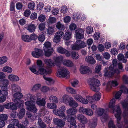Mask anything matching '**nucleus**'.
<instances>
[{"label":"nucleus","mask_w":128,"mask_h":128,"mask_svg":"<svg viewBox=\"0 0 128 128\" xmlns=\"http://www.w3.org/2000/svg\"><path fill=\"white\" fill-rule=\"evenodd\" d=\"M61 110L57 109L53 110V113L56 115L59 116L63 120H75L76 118V114L77 112L76 109L74 108H71L68 110L66 112L68 114L70 115L66 116L64 113L66 110L65 106H62L60 107Z\"/></svg>","instance_id":"1"},{"label":"nucleus","mask_w":128,"mask_h":128,"mask_svg":"<svg viewBox=\"0 0 128 128\" xmlns=\"http://www.w3.org/2000/svg\"><path fill=\"white\" fill-rule=\"evenodd\" d=\"M25 98L26 100H30L25 102V104L26 106L27 109L34 113L36 112L37 110L35 106L36 102L32 100L36 99L35 96L29 94L26 95Z\"/></svg>","instance_id":"2"},{"label":"nucleus","mask_w":128,"mask_h":128,"mask_svg":"<svg viewBox=\"0 0 128 128\" xmlns=\"http://www.w3.org/2000/svg\"><path fill=\"white\" fill-rule=\"evenodd\" d=\"M112 64L109 67L108 70L104 72V76L108 77H112L115 73L117 74H119L120 72L117 68V60L116 59L113 60L112 62Z\"/></svg>","instance_id":"3"},{"label":"nucleus","mask_w":128,"mask_h":128,"mask_svg":"<svg viewBox=\"0 0 128 128\" xmlns=\"http://www.w3.org/2000/svg\"><path fill=\"white\" fill-rule=\"evenodd\" d=\"M115 99L113 98L110 101L109 105V108L112 109L113 112L117 120H120L121 111L120 106L115 105Z\"/></svg>","instance_id":"4"},{"label":"nucleus","mask_w":128,"mask_h":128,"mask_svg":"<svg viewBox=\"0 0 128 128\" xmlns=\"http://www.w3.org/2000/svg\"><path fill=\"white\" fill-rule=\"evenodd\" d=\"M52 72V70L50 68L46 69L44 68H39L38 70V74L39 73L40 74L43 75V77L44 79L50 84L54 83V80L52 78H50L46 77L45 76L46 75L50 74Z\"/></svg>","instance_id":"5"},{"label":"nucleus","mask_w":128,"mask_h":128,"mask_svg":"<svg viewBox=\"0 0 128 128\" xmlns=\"http://www.w3.org/2000/svg\"><path fill=\"white\" fill-rule=\"evenodd\" d=\"M89 83L90 89L94 92H98L100 90V82L96 79L93 78L89 79Z\"/></svg>","instance_id":"6"},{"label":"nucleus","mask_w":128,"mask_h":128,"mask_svg":"<svg viewBox=\"0 0 128 128\" xmlns=\"http://www.w3.org/2000/svg\"><path fill=\"white\" fill-rule=\"evenodd\" d=\"M22 97V94L20 92H17L14 95V97L15 98L14 101L17 106L19 107L24 103V101L20 99Z\"/></svg>","instance_id":"7"},{"label":"nucleus","mask_w":128,"mask_h":128,"mask_svg":"<svg viewBox=\"0 0 128 128\" xmlns=\"http://www.w3.org/2000/svg\"><path fill=\"white\" fill-rule=\"evenodd\" d=\"M50 46L51 44L49 42H46L44 44L43 50L45 52V54L46 56H49L53 52V49L50 47Z\"/></svg>","instance_id":"8"},{"label":"nucleus","mask_w":128,"mask_h":128,"mask_svg":"<svg viewBox=\"0 0 128 128\" xmlns=\"http://www.w3.org/2000/svg\"><path fill=\"white\" fill-rule=\"evenodd\" d=\"M69 72L66 68L63 67L60 70L57 72L56 74V75L60 78L68 77L69 76Z\"/></svg>","instance_id":"9"},{"label":"nucleus","mask_w":128,"mask_h":128,"mask_svg":"<svg viewBox=\"0 0 128 128\" xmlns=\"http://www.w3.org/2000/svg\"><path fill=\"white\" fill-rule=\"evenodd\" d=\"M34 51H33L32 53V54L34 57L38 58L43 56L44 53L42 50L36 48L34 49Z\"/></svg>","instance_id":"10"},{"label":"nucleus","mask_w":128,"mask_h":128,"mask_svg":"<svg viewBox=\"0 0 128 128\" xmlns=\"http://www.w3.org/2000/svg\"><path fill=\"white\" fill-rule=\"evenodd\" d=\"M118 82L116 80H112L108 82L106 87V90L108 91H109L111 88L116 87L118 85Z\"/></svg>","instance_id":"11"},{"label":"nucleus","mask_w":128,"mask_h":128,"mask_svg":"<svg viewBox=\"0 0 128 128\" xmlns=\"http://www.w3.org/2000/svg\"><path fill=\"white\" fill-rule=\"evenodd\" d=\"M75 35L76 39H80L84 38V31L82 29L79 28L75 31Z\"/></svg>","instance_id":"12"},{"label":"nucleus","mask_w":128,"mask_h":128,"mask_svg":"<svg viewBox=\"0 0 128 128\" xmlns=\"http://www.w3.org/2000/svg\"><path fill=\"white\" fill-rule=\"evenodd\" d=\"M80 72L82 74H89L91 72L90 68L88 67L85 66H81L80 68Z\"/></svg>","instance_id":"13"},{"label":"nucleus","mask_w":128,"mask_h":128,"mask_svg":"<svg viewBox=\"0 0 128 128\" xmlns=\"http://www.w3.org/2000/svg\"><path fill=\"white\" fill-rule=\"evenodd\" d=\"M46 99V96H44L42 99L40 98H37L36 103L39 106H44L46 103L45 100Z\"/></svg>","instance_id":"14"},{"label":"nucleus","mask_w":128,"mask_h":128,"mask_svg":"<svg viewBox=\"0 0 128 128\" xmlns=\"http://www.w3.org/2000/svg\"><path fill=\"white\" fill-rule=\"evenodd\" d=\"M5 108L12 110H16L17 109L16 105L13 102H10L4 105Z\"/></svg>","instance_id":"15"},{"label":"nucleus","mask_w":128,"mask_h":128,"mask_svg":"<svg viewBox=\"0 0 128 128\" xmlns=\"http://www.w3.org/2000/svg\"><path fill=\"white\" fill-rule=\"evenodd\" d=\"M29 123L28 120H23L22 124H19L18 120H16V122H15L14 124L16 126L19 128H26L25 126Z\"/></svg>","instance_id":"16"},{"label":"nucleus","mask_w":128,"mask_h":128,"mask_svg":"<svg viewBox=\"0 0 128 128\" xmlns=\"http://www.w3.org/2000/svg\"><path fill=\"white\" fill-rule=\"evenodd\" d=\"M2 89L3 90H7L8 89V84L9 81L8 80H4L2 82Z\"/></svg>","instance_id":"17"},{"label":"nucleus","mask_w":128,"mask_h":128,"mask_svg":"<svg viewBox=\"0 0 128 128\" xmlns=\"http://www.w3.org/2000/svg\"><path fill=\"white\" fill-rule=\"evenodd\" d=\"M75 99L84 104H87V102L86 101L85 99L83 98L80 95H76L75 97Z\"/></svg>","instance_id":"18"},{"label":"nucleus","mask_w":128,"mask_h":128,"mask_svg":"<svg viewBox=\"0 0 128 128\" xmlns=\"http://www.w3.org/2000/svg\"><path fill=\"white\" fill-rule=\"evenodd\" d=\"M68 103L69 105L72 107L76 108L78 106V104L72 97H70V99Z\"/></svg>","instance_id":"19"},{"label":"nucleus","mask_w":128,"mask_h":128,"mask_svg":"<svg viewBox=\"0 0 128 128\" xmlns=\"http://www.w3.org/2000/svg\"><path fill=\"white\" fill-rule=\"evenodd\" d=\"M64 35V33L62 31L56 32L55 35L54 39L60 40V39L62 38V36Z\"/></svg>","instance_id":"20"},{"label":"nucleus","mask_w":128,"mask_h":128,"mask_svg":"<svg viewBox=\"0 0 128 128\" xmlns=\"http://www.w3.org/2000/svg\"><path fill=\"white\" fill-rule=\"evenodd\" d=\"M54 122L57 125L56 127L58 128L60 127L62 128L65 124V122L64 120H54Z\"/></svg>","instance_id":"21"},{"label":"nucleus","mask_w":128,"mask_h":128,"mask_svg":"<svg viewBox=\"0 0 128 128\" xmlns=\"http://www.w3.org/2000/svg\"><path fill=\"white\" fill-rule=\"evenodd\" d=\"M44 62L46 65L50 66H54L55 65V62L51 59H46Z\"/></svg>","instance_id":"22"},{"label":"nucleus","mask_w":128,"mask_h":128,"mask_svg":"<svg viewBox=\"0 0 128 128\" xmlns=\"http://www.w3.org/2000/svg\"><path fill=\"white\" fill-rule=\"evenodd\" d=\"M8 78L12 81L18 82L19 80V77L16 75L10 74L8 76Z\"/></svg>","instance_id":"23"},{"label":"nucleus","mask_w":128,"mask_h":128,"mask_svg":"<svg viewBox=\"0 0 128 128\" xmlns=\"http://www.w3.org/2000/svg\"><path fill=\"white\" fill-rule=\"evenodd\" d=\"M76 44H77L80 49L81 48H84L86 46V44L85 42L80 40L76 41Z\"/></svg>","instance_id":"24"},{"label":"nucleus","mask_w":128,"mask_h":128,"mask_svg":"<svg viewBox=\"0 0 128 128\" xmlns=\"http://www.w3.org/2000/svg\"><path fill=\"white\" fill-rule=\"evenodd\" d=\"M11 89L13 92H18L20 91V88L18 86L13 84H11Z\"/></svg>","instance_id":"25"},{"label":"nucleus","mask_w":128,"mask_h":128,"mask_svg":"<svg viewBox=\"0 0 128 128\" xmlns=\"http://www.w3.org/2000/svg\"><path fill=\"white\" fill-rule=\"evenodd\" d=\"M86 60L88 63L91 64H94L96 62L93 57L91 56H87L86 58Z\"/></svg>","instance_id":"26"},{"label":"nucleus","mask_w":128,"mask_h":128,"mask_svg":"<svg viewBox=\"0 0 128 128\" xmlns=\"http://www.w3.org/2000/svg\"><path fill=\"white\" fill-rule=\"evenodd\" d=\"M64 35V39L65 40H70L72 36V32L69 31L66 32Z\"/></svg>","instance_id":"27"},{"label":"nucleus","mask_w":128,"mask_h":128,"mask_svg":"<svg viewBox=\"0 0 128 128\" xmlns=\"http://www.w3.org/2000/svg\"><path fill=\"white\" fill-rule=\"evenodd\" d=\"M63 64L69 67H71L73 66L74 64L72 62L69 60H64L63 62Z\"/></svg>","instance_id":"28"},{"label":"nucleus","mask_w":128,"mask_h":128,"mask_svg":"<svg viewBox=\"0 0 128 128\" xmlns=\"http://www.w3.org/2000/svg\"><path fill=\"white\" fill-rule=\"evenodd\" d=\"M118 60L122 61L123 63H126L127 61L126 58L124 56L123 54H120L118 56Z\"/></svg>","instance_id":"29"},{"label":"nucleus","mask_w":128,"mask_h":128,"mask_svg":"<svg viewBox=\"0 0 128 128\" xmlns=\"http://www.w3.org/2000/svg\"><path fill=\"white\" fill-rule=\"evenodd\" d=\"M122 104L123 108L128 111V98L124 100Z\"/></svg>","instance_id":"30"},{"label":"nucleus","mask_w":128,"mask_h":128,"mask_svg":"<svg viewBox=\"0 0 128 128\" xmlns=\"http://www.w3.org/2000/svg\"><path fill=\"white\" fill-rule=\"evenodd\" d=\"M22 40L24 42H30L31 41L30 37L28 35H22Z\"/></svg>","instance_id":"31"},{"label":"nucleus","mask_w":128,"mask_h":128,"mask_svg":"<svg viewBox=\"0 0 128 128\" xmlns=\"http://www.w3.org/2000/svg\"><path fill=\"white\" fill-rule=\"evenodd\" d=\"M27 29L30 32H34L35 31L36 27L34 24H29L28 26Z\"/></svg>","instance_id":"32"},{"label":"nucleus","mask_w":128,"mask_h":128,"mask_svg":"<svg viewBox=\"0 0 128 128\" xmlns=\"http://www.w3.org/2000/svg\"><path fill=\"white\" fill-rule=\"evenodd\" d=\"M56 28L60 30H64L65 28L64 24L61 23L60 22H57L56 25Z\"/></svg>","instance_id":"33"},{"label":"nucleus","mask_w":128,"mask_h":128,"mask_svg":"<svg viewBox=\"0 0 128 128\" xmlns=\"http://www.w3.org/2000/svg\"><path fill=\"white\" fill-rule=\"evenodd\" d=\"M18 116V113L16 111H14L12 112L10 114V117L11 118V120H18L15 118H16Z\"/></svg>","instance_id":"34"},{"label":"nucleus","mask_w":128,"mask_h":128,"mask_svg":"<svg viewBox=\"0 0 128 128\" xmlns=\"http://www.w3.org/2000/svg\"><path fill=\"white\" fill-rule=\"evenodd\" d=\"M63 57L61 56H59L56 58L55 60V63L56 62L58 63V64L57 65L59 67H60V63L62 62L63 60Z\"/></svg>","instance_id":"35"},{"label":"nucleus","mask_w":128,"mask_h":128,"mask_svg":"<svg viewBox=\"0 0 128 128\" xmlns=\"http://www.w3.org/2000/svg\"><path fill=\"white\" fill-rule=\"evenodd\" d=\"M49 100L50 102H52L54 103H56L58 102L57 98L55 96H50Z\"/></svg>","instance_id":"36"},{"label":"nucleus","mask_w":128,"mask_h":128,"mask_svg":"<svg viewBox=\"0 0 128 128\" xmlns=\"http://www.w3.org/2000/svg\"><path fill=\"white\" fill-rule=\"evenodd\" d=\"M25 110L24 108H22L21 109L19 113L18 117L19 119H21L24 115Z\"/></svg>","instance_id":"37"},{"label":"nucleus","mask_w":128,"mask_h":128,"mask_svg":"<svg viewBox=\"0 0 128 128\" xmlns=\"http://www.w3.org/2000/svg\"><path fill=\"white\" fill-rule=\"evenodd\" d=\"M71 56L73 59L77 60L79 58V55L78 52L74 51H72L71 53Z\"/></svg>","instance_id":"38"},{"label":"nucleus","mask_w":128,"mask_h":128,"mask_svg":"<svg viewBox=\"0 0 128 128\" xmlns=\"http://www.w3.org/2000/svg\"><path fill=\"white\" fill-rule=\"evenodd\" d=\"M94 99V101H98L101 97V94L100 93L98 92L95 94L93 96Z\"/></svg>","instance_id":"39"},{"label":"nucleus","mask_w":128,"mask_h":128,"mask_svg":"<svg viewBox=\"0 0 128 128\" xmlns=\"http://www.w3.org/2000/svg\"><path fill=\"white\" fill-rule=\"evenodd\" d=\"M86 100H85L87 102V104L88 102L91 104H92L93 102H94L93 97L92 96H86Z\"/></svg>","instance_id":"40"},{"label":"nucleus","mask_w":128,"mask_h":128,"mask_svg":"<svg viewBox=\"0 0 128 128\" xmlns=\"http://www.w3.org/2000/svg\"><path fill=\"white\" fill-rule=\"evenodd\" d=\"M70 97L67 95H64L62 97L63 102L66 104L68 103L70 99Z\"/></svg>","instance_id":"41"},{"label":"nucleus","mask_w":128,"mask_h":128,"mask_svg":"<svg viewBox=\"0 0 128 128\" xmlns=\"http://www.w3.org/2000/svg\"><path fill=\"white\" fill-rule=\"evenodd\" d=\"M57 51L58 52L62 54H64L66 52H67V50L61 47L57 48Z\"/></svg>","instance_id":"42"},{"label":"nucleus","mask_w":128,"mask_h":128,"mask_svg":"<svg viewBox=\"0 0 128 128\" xmlns=\"http://www.w3.org/2000/svg\"><path fill=\"white\" fill-rule=\"evenodd\" d=\"M97 125V122L96 120H91L89 124L90 127L91 128H95Z\"/></svg>","instance_id":"43"},{"label":"nucleus","mask_w":128,"mask_h":128,"mask_svg":"<svg viewBox=\"0 0 128 128\" xmlns=\"http://www.w3.org/2000/svg\"><path fill=\"white\" fill-rule=\"evenodd\" d=\"M2 71L4 72H6L8 73H11L12 71V69L10 67L5 66L3 68Z\"/></svg>","instance_id":"44"},{"label":"nucleus","mask_w":128,"mask_h":128,"mask_svg":"<svg viewBox=\"0 0 128 128\" xmlns=\"http://www.w3.org/2000/svg\"><path fill=\"white\" fill-rule=\"evenodd\" d=\"M7 58L6 56L1 57L0 58V64L4 63L7 61Z\"/></svg>","instance_id":"45"},{"label":"nucleus","mask_w":128,"mask_h":128,"mask_svg":"<svg viewBox=\"0 0 128 128\" xmlns=\"http://www.w3.org/2000/svg\"><path fill=\"white\" fill-rule=\"evenodd\" d=\"M35 67V66H32V67H30L29 69L33 73L38 75V70L37 71L36 70Z\"/></svg>","instance_id":"46"},{"label":"nucleus","mask_w":128,"mask_h":128,"mask_svg":"<svg viewBox=\"0 0 128 128\" xmlns=\"http://www.w3.org/2000/svg\"><path fill=\"white\" fill-rule=\"evenodd\" d=\"M35 7V4L34 2H32L29 3L28 5V8L30 10H33Z\"/></svg>","instance_id":"47"},{"label":"nucleus","mask_w":128,"mask_h":128,"mask_svg":"<svg viewBox=\"0 0 128 128\" xmlns=\"http://www.w3.org/2000/svg\"><path fill=\"white\" fill-rule=\"evenodd\" d=\"M54 103H50L47 104V107L51 109H54V108H56V104H54Z\"/></svg>","instance_id":"48"},{"label":"nucleus","mask_w":128,"mask_h":128,"mask_svg":"<svg viewBox=\"0 0 128 128\" xmlns=\"http://www.w3.org/2000/svg\"><path fill=\"white\" fill-rule=\"evenodd\" d=\"M104 109L101 108H99L97 111V114L99 116H102L104 113Z\"/></svg>","instance_id":"49"},{"label":"nucleus","mask_w":128,"mask_h":128,"mask_svg":"<svg viewBox=\"0 0 128 128\" xmlns=\"http://www.w3.org/2000/svg\"><path fill=\"white\" fill-rule=\"evenodd\" d=\"M100 37V34L98 32H96L94 36V38L95 40H98Z\"/></svg>","instance_id":"50"},{"label":"nucleus","mask_w":128,"mask_h":128,"mask_svg":"<svg viewBox=\"0 0 128 128\" xmlns=\"http://www.w3.org/2000/svg\"><path fill=\"white\" fill-rule=\"evenodd\" d=\"M41 85L40 84H36L31 89L32 91H34L38 90L40 87Z\"/></svg>","instance_id":"51"},{"label":"nucleus","mask_w":128,"mask_h":128,"mask_svg":"<svg viewBox=\"0 0 128 128\" xmlns=\"http://www.w3.org/2000/svg\"><path fill=\"white\" fill-rule=\"evenodd\" d=\"M77 118L78 120H86V118L83 115L78 114L77 116Z\"/></svg>","instance_id":"52"},{"label":"nucleus","mask_w":128,"mask_h":128,"mask_svg":"<svg viewBox=\"0 0 128 128\" xmlns=\"http://www.w3.org/2000/svg\"><path fill=\"white\" fill-rule=\"evenodd\" d=\"M56 18H55L51 17L48 18V23L49 24H52L56 22Z\"/></svg>","instance_id":"53"},{"label":"nucleus","mask_w":128,"mask_h":128,"mask_svg":"<svg viewBox=\"0 0 128 128\" xmlns=\"http://www.w3.org/2000/svg\"><path fill=\"white\" fill-rule=\"evenodd\" d=\"M72 48L74 50H80V48L77 44H74L71 45Z\"/></svg>","instance_id":"54"},{"label":"nucleus","mask_w":128,"mask_h":128,"mask_svg":"<svg viewBox=\"0 0 128 128\" xmlns=\"http://www.w3.org/2000/svg\"><path fill=\"white\" fill-rule=\"evenodd\" d=\"M38 124L40 128H45L46 124L42 121V120H38Z\"/></svg>","instance_id":"55"},{"label":"nucleus","mask_w":128,"mask_h":128,"mask_svg":"<svg viewBox=\"0 0 128 128\" xmlns=\"http://www.w3.org/2000/svg\"><path fill=\"white\" fill-rule=\"evenodd\" d=\"M38 20L40 22H43L46 19V17L44 15L41 14L38 17Z\"/></svg>","instance_id":"56"},{"label":"nucleus","mask_w":128,"mask_h":128,"mask_svg":"<svg viewBox=\"0 0 128 128\" xmlns=\"http://www.w3.org/2000/svg\"><path fill=\"white\" fill-rule=\"evenodd\" d=\"M8 118L7 115L2 114L0 115V120H7Z\"/></svg>","instance_id":"57"},{"label":"nucleus","mask_w":128,"mask_h":128,"mask_svg":"<svg viewBox=\"0 0 128 128\" xmlns=\"http://www.w3.org/2000/svg\"><path fill=\"white\" fill-rule=\"evenodd\" d=\"M86 32L88 34H90L93 32V28L91 26H88L86 28Z\"/></svg>","instance_id":"58"},{"label":"nucleus","mask_w":128,"mask_h":128,"mask_svg":"<svg viewBox=\"0 0 128 128\" xmlns=\"http://www.w3.org/2000/svg\"><path fill=\"white\" fill-rule=\"evenodd\" d=\"M66 90L72 94H75L76 93V91L73 88L70 87H68L66 88Z\"/></svg>","instance_id":"59"},{"label":"nucleus","mask_w":128,"mask_h":128,"mask_svg":"<svg viewBox=\"0 0 128 128\" xmlns=\"http://www.w3.org/2000/svg\"><path fill=\"white\" fill-rule=\"evenodd\" d=\"M75 121L76 120H71L70 122V128H77Z\"/></svg>","instance_id":"60"},{"label":"nucleus","mask_w":128,"mask_h":128,"mask_svg":"<svg viewBox=\"0 0 128 128\" xmlns=\"http://www.w3.org/2000/svg\"><path fill=\"white\" fill-rule=\"evenodd\" d=\"M78 83V80L77 79H74L72 80L71 83L74 87H75Z\"/></svg>","instance_id":"61"},{"label":"nucleus","mask_w":128,"mask_h":128,"mask_svg":"<svg viewBox=\"0 0 128 128\" xmlns=\"http://www.w3.org/2000/svg\"><path fill=\"white\" fill-rule=\"evenodd\" d=\"M85 114L88 116H91L92 115L93 112L91 109L88 108L86 109Z\"/></svg>","instance_id":"62"},{"label":"nucleus","mask_w":128,"mask_h":128,"mask_svg":"<svg viewBox=\"0 0 128 128\" xmlns=\"http://www.w3.org/2000/svg\"><path fill=\"white\" fill-rule=\"evenodd\" d=\"M108 128H116L112 120H110L108 123Z\"/></svg>","instance_id":"63"},{"label":"nucleus","mask_w":128,"mask_h":128,"mask_svg":"<svg viewBox=\"0 0 128 128\" xmlns=\"http://www.w3.org/2000/svg\"><path fill=\"white\" fill-rule=\"evenodd\" d=\"M122 79L124 83L128 84V76L124 75L123 76Z\"/></svg>","instance_id":"64"}]
</instances>
